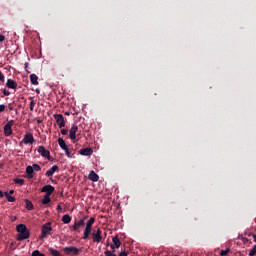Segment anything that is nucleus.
I'll return each mask as SVG.
<instances>
[{"instance_id": "nucleus-1", "label": "nucleus", "mask_w": 256, "mask_h": 256, "mask_svg": "<svg viewBox=\"0 0 256 256\" xmlns=\"http://www.w3.org/2000/svg\"><path fill=\"white\" fill-rule=\"evenodd\" d=\"M17 231V241H25V239H29L31 236V232H29V229H27V226L25 224H18L16 226Z\"/></svg>"}, {"instance_id": "nucleus-2", "label": "nucleus", "mask_w": 256, "mask_h": 256, "mask_svg": "<svg viewBox=\"0 0 256 256\" xmlns=\"http://www.w3.org/2000/svg\"><path fill=\"white\" fill-rule=\"evenodd\" d=\"M53 227H51V222H47L41 226V234L39 239L42 241L43 239H47L49 235H53Z\"/></svg>"}, {"instance_id": "nucleus-3", "label": "nucleus", "mask_w": 256, "mask_h": 256, "mask_svg": "<svg viewBox=\"0 0 256 256\" xmlns=\"http://www.w3.org/2000/svg\"><path fill=\"white\" fill-rule=\"evenodd\" d=\"M35 143V138L33 137V134L31 132H28L24 135V138L19 143L20 147H23L24 145H33Z\"/></svg>"}, {"instance_id": "nucleus-4", "label": "nucleus", "mask_w": 256, "mask_h": 256, "mask_svg": "<svg viewBox=\"0 0 256 256\" xmlns=\"http://www.w3.org/2000/svg\"><path fill=\"white\" fill-rule=\"evenodd\" d=\"M102 235H103V231L101 230V228L93 230V232L91 233V238L93 243H101V241H103Z\"/></svg>"}, {"instance_id": "nucleus-5", "label": "nucleus", "mask_w": 256, "mask_h": 256, "mask_svg": "<svg viewBox=\"0 0 256 256\" xmlns=\"http://www.w3.org/2000/svg\"><path fill=\"white\" fill-rule=\"evenodd\" d=\"M13 125H15V120H9L4 126L5 137H11L13 135Z\"/></svg>"}, {"instance_id": "nucleus-6", "label": "nucleus", "mask_w": 256, "mask_h": 256, "mask_svg": "<svg viewBox=\"0 0 256 256\" xmlns=\"http://www.w3.org/2000/svg\"><path fill=\"white\" fill-rule=\"evenodd\" d=\"M63 251H64L65 255L77 256L81 253V249H79L75 246L65 247V248H63Z\"/></svg>"}, {"instance_id": "nucleus-7", "label": "nucleus", "mask_w": 256, "mask_h": 256, "mask_svg": "<svg viewBox=\"0 0 256 256\" xmlns=\"http://www.w3.org/2000/svg\"><path fill=\"white\" fill-rule=\"evenodd\" d=\"M58 145L63 151H65V155L67 157H71V150H69V147H67V144L65 143V140H63V138H58Z\"/></svg>"}, {"instance_id": "nucleus-8", "label": "nucleus", "mask_w": 256, "mask_h": 256, "mask_svg": "<svg viewBox=\"0 0 256 256\" xmlns=\"http://www.w3.org/2000/svg\"><path fill=\"white\" fill-rule=\"evenodd\" d=\"M54 119L59 129H63V127H65V117H63L62 114H54Z\"/></svg>"}, {"instance_id": "nucleus-9", "label": "nucleus", "mask_w": 256, "mask_h": 256, "mask_svg": "<svg viewBox=\"0 0 256 256\" xmlns=\"http://www.w3.org/2000/svg\"><path fill=\"white\" fill-rule=\"evenodd\" d=\"M77 131H79V127L76 124H73L69 130V139H71V141L77 139Z\"/></svg>"}, {"instance_id": "nucleus-10", "label": "nucleus", "mask_w": 256, "mask_h": 256, "mask_svg": "<svg viewBox=\"0 0 256 256\" xmlns=\"http://www.w3.org/2000/svg\"><path fill=\"white\" fill-rule=\"evenodd\" d=\"M87 217H84L78 221H75L74 225L72 226V231H77L79 233V229L85 225V221Z\"/></svg>"}, {"instance_id": "nucleus-11", "label": "nucleus", "mask_w": 256, "mask_h": 256, "mask_svg": "<svg viewBox=\"0 0 256 256\" xmlns=\"http://www.w3.org/2000/svg\"><path fill=\"white\" fill-rule=\"evenodd\" d=\"M38 153L41 155V157H45L46 159L51 160V152L45 149V146H39Z\"/></svg>"}, {"instance_id": "nucleus-12", "label": "nucleus", "mask_w": 256, "mask_h": 256, "mask_svg": "<svg viewBox=\"0 0 256 256\" xmlns=\"http://www.w3.org/2000/svg\"><path fill=\"white\" fill-rule=\"evenodd\" d=\"M112 245L110 246V248L113 250L112 253H115V249H119V247H121V240H119V237L114 236L112 238Z\"/></svg>"}, {"instance_id": "nucleus-13", "label": "nucleus", "mask_w": 256, "mask_h": 256, "mask_svg": "<svg viewBox=\"0 0 256 256\" xmlns=\"http://www.w3.org/2000/svg\"><path fill=\"white\" fill-rule=\"evenodd\" d=\"M54 191H55V187H53L52 185H49V184L43 186L41 189V193H46V195H48V196L53 195Z\"/></svg>"}, {"instance_id": "nucleus-14", "label": "nucleus", "mask_w": 256, "mask_h": 256, "mask_svg": "<svg viewBox=\"0 0 256 256\" xmlns=\"http://www.w3.org/2000/svg\"><path fill=\"white\" fill-rule=\"evenodd\" d=\"M91 231H93V227L91 226H85L82 239L84 241H87V239H90L89 235H91Z\"/></svg>"}, {"instance_id": "nucleus-15", "label": "nucleus", "mask_w": 256, "mask_h": 256, "mask_svg": "<svg viewBox=\"0 0 256 256\" xmlns=\"http://www.w3.org/2000/svg\"><path fill=\"white\" fill-rule=\"evenodd\" d=\"M80 155H83L85 157H89V156L93 155V149H91V148H82L80 150Z\"/></svg>"}, {"instance_id": "nucleus-16", "label": "nucleus", "mask_w": 256, "mask_h": 256, "mask_svg": "<svg viewBox=\"0 0 256 256\" xmlns=\"http://www.w3.org/2000/svg\"><path fill=\"white\" fill-rule=\"evenodd\" d=\"M104 255L105 256H117V254H115V252H111L109 250H106L104 252ZM118 256H129V253L126 251H122V252H120V254Z\"/></svg>"}, {"instance_id": "nucleus-17", "label": "nucleus", "mask_w": 256, "mask_h": 256, "mask_svg": "<svg viewBox=\"0 0 256 256\" xmlns=\"http://www.w3.org/2000/svg\"><path fill=\"white\" fill-rule=\"evenodd\" d=\"M56 171H59V166H57V165L52 166V167L46 172V177H53V174L56 173Z\"/></svg>"}, {"instance_id": "nucleus-18", "label": "nucleus", "mask_w": 256, "mask_h": 256, "mask_svg": "<svg viewBox=\"0 0 256 256\" xmlns=\"http://www.w3.org/2000/svg\"><path fill=\"white\" fill-rule=\"evenodd\" d=\"M6 87H8V89H17V82L13 79H8L6 82Z\"/></svg>"}, {"instance_id": "nucleus-19", "label": "nucleus", "mask_w": 256, "mask_h": 256, "mask_svg": "<svg viewBox=\"0 0 256 256\" xmlns=\"http://www.w3.org/2000/svg\"><path fill=\"white\" fill-rule=\"evenodd\" d=\"M88 179H89L90 181L97 182V181H99V175H97V173H95V171L92 170V171L89 173Z\"/></svg>"}, {"instance_id": "nucleus-20", "label": "nucleus", "mask_w": 256, "mask_h": 256, "mask_svg": "<svg viewBox=\"0 0 256 256\" xmlns=\"http://www.w3.org/2000/svg\"><path fill=\"white\" fill-rule=\"evenodd\" d=\"M30 82L32 83V85H39V77L36 76V74H31Z\"/></svg>"}, {"instance_id": "nucleus-21", "label": "nucleus", "mask_w": 256, "mask_h": 256, "mask_svg": "<svg viewBox=\"0 0 256 256\" xmlns=\"http://www.w3.org/2000/svg\"><path fill=\"white\" fill-rule=\"evenodd\" d=\"M51 203V196L45 194L42 199V205H49Z\"/></svg>"}, {"instance_id": "nucleus-22", "label": "nucleus", "mask_w": 256, "mask_h": 256, "mask_svg": "<svg viewBox=\"0 0 256 256\" xmlns=\"http://www.w3.org/2000/svg\"><path fill=\"white\" fill-rule=\"evenodd\" d=\"M33 172H34L33 166H27L26 167V173H27V175H29L30 179H33Z\"/></svg>"}, {"instance_id": "nucleus-23", "label": "nucleus", "mask_w": 256, "mask_h": 256, "mask_svg": "<svg viewBox=\"0 0 256 256\" xmlns=\"http://www.w3.org/2000/svg\"><path fill=\"white\" fill-rule=\"evenodd\" d=\"M4 196L6 197L7 201H9V203H15V201H16L15 197L10 196L9 192H5Z\"/></svg>"}, {"instance_id": "nucleus-24", "label": "nucleus", "mask_w": 256, "mask_h": 256, "mask_svg": "<svg viewBox=\"0 0 256 256\" xmlns=\"http://www.w3.org/2000/svg\"><path fill=\"white\" fill-rule=\"evenodd\" d=\"M62 222L67 225L69 223H71V217L69 216V214H66L62 217Z\"/></svg>"}, {"instance_id": "nucleus-25", "label": "nucleus", "mask_w": 256, "mask_h": 256, "mask_svg": "<svg viewBox=\"0 0 256 256\" xmlns=\"http://www.w3.org/2000/svg\"><path fill=\"white\" fill-rule=\"evenodd\" d=\"M48 251H49L50 255H52V256H62L61 253L59 252V250L49 248Z\"/></svg>"}, {"instance_id": "nucleus-26", "label": "nucleus", "mask_w": 256, "mask_h": 256, "mask_svg": "<svg viewBox=\"0 0 256 256\" xmlns=\"http://www.w3.org/2000/svg\"><path fill=\"white\" fill-rule=\"evenodd\" d=\"M25 203H26V209L28 211H33V202H31V200H25Z\"/></svg>"}, {"instance_id": "nucleus-27", "label": "nucleus", "mask_w": 256, "mask_h": 256, "mask_svg": "<svg viewBox=\"0 0 256 256\" xmlns=\"http://www.w3.org/2000/svg\"><path fill=\"white\" fill-rule=\"evenodd\" d=\"M14 183H16V185H25V180L21 178H15Z\"/></svg>"}, {"instance_id": "nucleus-28", "label": "nucleus", "mask_w": 256, "mask_h": 256, "mask_svg": "<svg viewBox=\"0 0 256 256\" xmlns=\"http://www.w3.org/2000/svg\"><path fill=\"white\" fill-rule=\"evenodd\" d=\"M95 223V218L94 217H91L87 223H86V226L87 227H93V224Z\"/></svg>"}, {"instance_id": "nucleus-29", "label": "nucleus", "mask_w": 256, "mask_h": 256, "mask_svg": "<svg viewBox=\"0 0 256 256\" xmlns=\"http://www.w3.org/2000/svg\"><path fill=\"white\" fill-rule=\"evenodd\" d=\"M230 251H231V249H229V248H227L225 250H221L220 256H227V255H229Z\"/></svg>"}, {"instance_id": "nucleus-30", "label": "nucleus", "mask_w": 256, "mask_h": 256, "mask_svg": "<svg viewBox=\"0 0 256 256\" xmlns=\"http://www.w3.org/2000/svg\"><path fill=\"white\" fill-rule=\"evenodd\" d=\"M31 102H30V111H34L35 109V105H37V102L35 100H33V98H31Z\"/></svg>"}, {"instance_id": "nucleus-31", "label": "nucleus", "mask_w": 256, "mask_h": 256, "mask_svg": "<svg viewBox=\"0 0 256 256\" xmlns=\"http://www.w3.org/2000/svg\"><path fill=\"white\" fill-rule=\"evenodd\" d=\"M31 256H45V254L41 253L39 250H34Z\"/></svg>"}, {"instance_id": "nucleus-32", "label": "nucleus", "mask_w": 256, "mask_h": 256, "mask_svg": "<svg viewBox=\"0 0 256 256\" xmlns=\"http://www.w3.org/2000/svg\"><path fill=\"white\" fill-rule=\"evenodd\" d=\"M32 168H33V171H37V172L41 171V166H39V164H33Z\"/></svg>"}, {"instance_id": "nucleus-33", "label": "nucleus", "mask_w": 256, "mask_h": 256, "mask_svg": "<svg viewBox=\"0 0 256 256\" xmlns=\"http://www.w3.org/2000/svg\"><path fill=\"white\" fill-rule=\"evenodd\" d=\"M256 254V244L253 246V248L249 251V256H254Z\"/></svg>"}, {"instance_id": "nucleus-34", "label": "nucleus", "mask_w": 256, "mask_h": 256, "mask_svg": "<svg viewBox=\"0 0 256 256\" xmlns=\"http://www.w3.org/2000/svg\"><path fill=\"white\" fill-rule=\"evenodd\" d=\"M2 93H3V95H4L5 97H9V95H11V92H9V90H7V89H3V90H2Z\"/></svg>"}, {"instance_id": "nucleus-35", "label": "nucleus", "mask_w": 256, "mask_h": 256, "mask_svg": "<svg viewBox=\"0 0 256 256\" xmlns=\"http://www.w3.org/2000/svg\"><path fill=\"white\" fill-rule=\"evenodd\" d=\"M61 135H67L69 133V130L67 129H61L60 130Z\"/></svg>"}, {"instance_id": "nucleus-36", "label": "nucleus", "mask_w": 256, "mask_h": 256, "mask_svg": "<svg viewBox=\"0 0 256 256\" xmlns=\"http://www.w3.org/2000/svg\"><path fill=\"white\" fill-rule=\"evenodd\" d=\"M0 81H2V83H5V75H3L1 71H0Z\"/></svg>"}, {"instance_id": "nucleus-37", "label": "nucleus", "mask_w": 256, "mask_h": 256, "mask_svg": "<svg viewBox=\"0 0 256 256\" xmlns=\"http://www.w3.org/2000/svg\"><path fill=\"white\" fill-rule=\"evenodd\" d=\"M8 109L10 111H15V107L13 106V104H8Z\"/></svg>"}, {"instance_id": "nucleus-38", "label": "nucleus", "mask_w": 256, "mask_h": 256, "mask_svg": "<svg viewBox=\"0 0 256 256\" xmlns=\"http://www.w3.org/2000/svg\"><path fill=\"white\" fill-rule=\"evenodd\" d=\"M3 111H5V105L0 104V113H3Z\"/></svg>"}, {"instance_id": "nucleus-39", "label": "nucleus", "mask_w": 256, "mask_h": 256, "mask_svg": "<svg viewBox=\"0 0 256 256\" xmlns=\"http://www.w3.org/2000/svg\"><path fill=\"white\" fill-rule=\"evenodd\" d=\"M57 211L58 213H62L63 212V207H61V205L57 206Z\"/></svg>"}, {"instance_id": "nucleus-40", "label": "nucleus", "mask_w": 256, "mask_h": 256, "mask_svg": "<svg viewBox=\"0 0 256 256\" xmlns=\"http://www.w3.org/2000/svg\"><path fill=\"white\" fill-rule=\"evenodd\" d=\"M239 238L244 242V243H247V241H249V239L243 237V236H239Z\"/></svg>"}, {"instance_id": "nucleus-41", "label": "nucleus", "mask_w": 256, "mask_h": 256, "mask_svg": "<svg viewBox=\"0 0 256 256\" xmlns=\"http://www.w3.org/2000/svg\"><path fill=\"white\" fill-rule=\"evenodd\" d=\"M251 235H252V237H253V239H254V242L256 243V234H251V233H249V234H248V237H251Z\"/></svg>"}, {"instance_id": "nucleus-42", "label": "nucleus", "mask_w": 256, "mask_h": 256, "mask_svg": "<svg viewBox=\"0 0 256 256\" xmlns=\"http://www.w3.org/2000/svg\"><path fill=\"white\" fill-rule=\"evenodd\" d=\"M3 41H5V37L2 34H0V43H3Z\"/></svg>"}, {"instance_id": "nucleus-43", "label": "nucleus", "mask_w": 256, "mask_h": 256, "mask_svg": "<svg viewBox=\"0 0 256 256\" xmlns=\"http://www.w3.org/2000/svg\"><path fill=\"white\" fill-rule=\"evenodd\" d=\"M13 193H15V190H10L8 194L13 195Z\"/></svg>"}, {"instance_id": "nucleus-44", "label": "nucleus", "mask_w": 256, "mask_h": 256, "mask_svg": "<svg viewBox=\"0 0 256 256\" xmlns=\"http://www.w3.org/2000/svg\"><path fill=\"white\" fill-rule=\"evenodd\" d=\"M0 197H3V191L0 190Z\"/></svg>"}, {"instance_id": "nucleus-45", "label": "nucleus", "mask_w": 256, "mask_h": 256, "mask_svg": "<svg viewBox=\"0 0 256 256\" xmlns=\"http://www.w3.org/2000/svg\"><path fill=\"white\" fill-rule=\"evenodd\" d=\"M37 123H43V121L42 120H37Z\"/></svg>"}, {"instance_id": "nucleus-46", "label": "nucleus", "mask_w": 256, "mask_h": 256, "mask_svg": "<svg viewBox=\"0 0 256 256\" xmlns=\"http://www.w3.org/2000/svg\"><path fill=\"white\" fill-rule=\"evenodd\" d=\"M0 169H3V164H0Z\"/></svg>"}, {"instance_id": "nucleus-47", "label": "nucleus", "mask_w": 256, "mask_h": 256, "mask_svg": "<svg viewBox=\"0 0 256 256\" xmlns=\"http://www.w3.org/2000/svg\"><path fill=\"white\" fill-rule=\"evenodd\" d=\"M36 93H39V90H36Z\"/></svg>"}, {"instance_id": "nucleus-48", "label": "nucleus", "mask_w": 256, "mask_h": 256, "mask_svg": "<svg viewBox=\"0 0 256 256\" xmlns=\"http://www.w3.org/2000/svg\"><path fill=\"white\" fill-rule=\"evenodd\" d=\"M106 245H107V247H109V243H107Z\"/></svg>"}, {"instance_id": "nucleus-49", "label": "nucleus", "mask_w": 256, "mask_h": 256, "mask_svg": "<svg viewBox=\"0 0 256 256\" xmlns=\"http://www.w3.org/2000/svg\"><path fill=\"white\" fill-rule=\"evenodd\" d=\"M0 157H1V154H0Z\"/></svg>"}]
</instances>
